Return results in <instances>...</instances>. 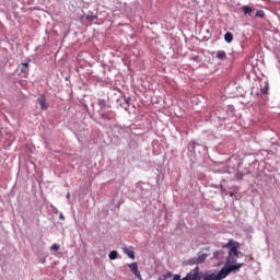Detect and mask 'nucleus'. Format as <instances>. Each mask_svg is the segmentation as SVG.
<instances>
[{"label": "nucleus", "mask_w": 280, "mask_h": 280, "mask_svg": "<svg viewBox=\"0 0 280 280\" xmlns=\"http://www.w3.org/2000/svg\"><path fill=\"white\" fill-rule=\"evenodd\" d=\"M242 266H244V262H241L240 265L223 267L218 273L212 271H200V268L196 267L195 269L190 270L184 278H180V275L178 273L174 275L168 271L160 277L159 280H222L226 279L231 272H237Z\"/></svg>", "instance_id": "f257e3e1"}, {"label": "nucleus", "mask_w": 280, "mask_h": 280, "mask_svg": "<svg viewBox=\"0 0 280 280\" xmlns=\"http://www.w3.org/2000/svg\"><path fill=\"white\" fill-rule=\"evenodd\" d=\"M224 248H229V256L226 258V262L224 268L229 266H237V259H240V243L230 240L224 246Z\"/></svg>", "instance_id": "f03ea898"}, {"label": "nucleus", "mask_w": 280, "mask_h": 280, "mask_svg": "<svg viewBox=\"0 0 280 280\" xmlns=\"http://www.w3.org/2000/svg\"><path fill=\"white\" fill-rule=\"evenodd\" d=\"M131 272H133L135 277H137V279L141 280V272L139 271V265L137 262H132L131 265H128Z\"/></svg>", "instance_id": "7ed1b4c3"}, {"label": "nucleus", "mask_w": 280, "mask_h": 280, "mask_svg": "<svg viewBox=\"0 0 280 280\" xmlns=\"http://www.w3.org/2000/svg\"><path fill=\"white\" fill-rule=\"evenodd\" d=\"M37 104L40 105L42 110H47V108H49V104H47V97H45V95L37 98Z\"/></svg>", "instance_id": "20e7f679"}, {"label": "nucleus", "mask_w": 280, "mask_h": 280, "mask_svg": "<svg viewBox=\"0 0 280 280\" xmlns=\"http://www.w3.org/2000/svg\"><path fill=\"white\" fill-rule=\"evenodd\" d=\"M101 118L105 119L107 121H110L112 119H115V113L114 112H105V113H101Z\"/></svg>", "instance_id": "39448f33"}, {"label": "nucleus", "mask_w": 280, "mask_h": 280, "mask_svg": "<svg viewBox=\"0 0 280 280\" xmlns=\"http://www.w3.org/2000/svg\"><path fill=\"white\" fill-rule=\"evenodd\" d=\"M207 257H209L208 254L199 253L196 258V264H205V261H207Z\"/></svg>", "instance_id": "423d86ee"}, {"label": "nucleus", "mask_w": 280, "mask_h": 280, "mask_svg": "<svg viewBox=\"0 0 280 280\" xmlns=\"http://www.w3.org/2000/svg\"><path fill=\"white\" fill-rule=\"evenodd\" d=\"M124 253L128 256L129 259H135V252L132 249L125 247Z\"/></svg>", "instance_id": "0eeeda50"}, {"label": "nucleus", "mask_w": 280, "mask_h": 280, "mask_svg": "<svg viewBox=\"0 0 280 280\" xmlns=\"http://www.w3.org/2000/svg\"><path fill=\"white\" fill-rule=\"evenodd\" d=\"M224 40L225 43H233V33L231 32L225 33Z\"/></svg>", "instance_id": "6e6552de"}, {"label": "nucleus", "mask_w": 280, "mask_h": 280, "mask_svg": "<svg viewBox=\"0 0 280 280\" xmlns=\"http://www.w3.org/2000/svg\"><path fill=\"white\" fill-rule=\"evenodd\" d=\"M218 60H224L226 58V52L224 50L217 51Z\"/></svg>", "instance_id": "1a4fd4ad"}, {"label": "nucleus", "mask_w": 280, "mask_h": 280, "mask_svg": "<svg viewBox=\"0 0 280 280\" xmlns=\"http://www.w3.org/2000/svg\"><path fill=\"white\" fill-rule=\"evenodd\" d=\"M242 10H243V13H244V14H248V16H250V14H253V8H250V7H248V5H244V7L242 8Z\"/></svg>", "instance_id": "9d476101"}, {"label": "nucleus", "mask_w": 280, "mask_h": 280, "mask_svg": "<svg viewBox=\"0 0 280 280\" xmlns=\"http://www.w3.org/2000/svg\"><path fill=\"white\" fill-rule=\"evenodd\" d=\"M256 16H257L258 19H264V16H266V12H265L264 10H258V11L256 12Z\"/></svg>", "instance_id": "9b49d317"}, {"label": "nucleus", "mask_w": 280, "mask_h": 280, "mask_svg": "<svg viewBox=\"0 0 280 280\" xmlns=\"http://www.w3.org/2000/svg\"><path fill=\"white\" fill-rule=\"evenodd\" d=\"M27 67H30V63H22L21 66V73H25V71H27Z\"/></svg>", "instance_id": "f8f14e48"}, {"label": "nucleus", "mask_w": 280, "mask_h": 280, "mask_svg": "<svg viewBox=\"0 0 280 280\" xmlns=\"http://www.w3.org/2000/svg\"><path fill=\"white\" fill-rule=\"evenodd\" d=\"M109 259H112V260L117 259V250H113L109 253Z\"/></svg>", "instance_id": "ddd939ff"}, {"label": "nucleus", "mask_w": 280, "mask_h": 280, "mask_svg": "<svg viewBox=\"0 0 280 280\" xmlns=\"http://www.w3.org/2000/svg\"><path fill=\"white\" fill-rule=\"evenodd\" d=\"M86 21H90V22L97 21V16L96 15H86Z\"/></svg>", "instance_id": "4468645a"}, {"label": "nucleus", "mask_w": 280, "mask_h": 280, "mask_svg": "<svg viewBox=\"0 0 280 280\" xmlns=\"http://www.w3.org/2000/svg\"><path fill=\"white\" fill-rule=\"evenodd\" d=\"M50 250H60V245L52 244L51 247H50Z\"/></svg>", "instance_id": "2eb2a0df"}, {"label": "nucleus", "mask_w": 280, "mask_h": 280, "mask_svg": "<svg viewBox=\"0 0 280 280\" xmlns=\"http://www.w3.org/2000/svg\"><path fill=\"white\" fill-rule=\"evenodd\" d=\"M261 94L266 95L268 93V85H266L265 88H262L261 90Z\"/></svg>", "instance_id": "dca6fc26"}, {"label": "nucleus", "mask_w": 280, "mask_h": 280, "mask_svg": "<svg viewBox=\"0 0 280 280\" xmlns=\"http://www.w3.org/2000/svg\"><path fill=\"white\" fill-rule=\"evenodd\" d=\"M100 106H101V109H104V107L106 106V103H104L103 101H100Z\"/></svg>", "instance_id": "f3484780"}, {"label": "nucleus", "mask_w": 280, "mask_h": 280, "mask_svg": "<svg viewBox=\"0 0 280 280\" xmlns=\"http://www.w3.org/2000/svg\"><path fill=\"white\" fill-rule=\"evenodd\" d=\"M192 60H194L195 62H198V61L200 60V57L196 56V57L192 58Z\"/></svg>", "instance_id": "a211bd4d"}, {"label": "nucleus", "mask_w": 280, "mask_h": 280, "mask_svg": "<svg viewBox=\"0 0 280 280\" xmlns=\"http://www.w3.org/2000/svg\"><path fill=\"white\" fill-rule=\"evenodd\" d=\"M67 198L70 199L71 198V194L68 192L67 194Z\"/></svg>", "instance_id": "6ab92c4d"}, {"label": "nucleus", "mask_w": 280, "mask_h": 280, "mask_svg": "<svg viewBox=\"0 0 280 280\" xmlns=\"http://www.w3.org/2000/svg\"><path fill=\"white\" fill-rule=\"evenodd\" d=\"M60 220H65V215L60 214Z\"/></svg>", "instance_id": "aec40b11"}]
</instances>
